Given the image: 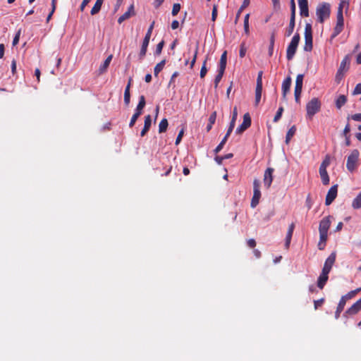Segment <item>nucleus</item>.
I'll use <instances>...</instances> for the list:
<instances>
[{"mask_svg": "<svg viewBox=\"0 0 361 361\" xmlns=\"http://www.w3.org/2000/svg\"><path fill=\"white\" fill-rule=\"evenodd\" d=\"M331 13V6L329 3L319 4L316 9V15L317 20L320 23H323L325 20L328 19Z\"/></svg>", "mask_w": 361, "mask_h": 361, "instance_id": "nucleus-1", "label": "nucleus"}, {"mask_svg": "<svg viewBox=\"0 0 361 361\" xmlns=\"http://www.w3.org/2000/svg\"><path fill=\"white\" fill-rule=\"evenodd\" d=\"M321 102L318 98L314 97L306 105L307 116L312 118L314 115L320 111Z\"/></svg>", "mask_w": 361, "mask_h": 361, "instance_id": "nucleus-2", "label": "nucleus"}, {"mask_svg": "<svg viewBox=\"0 0 361 361\" xmlns=\"http://www.w3.org/2000/svg\"><path fill=\"white\" fill-rule=\"evenodd\" d=\"M300 39V35L298 33L295 34V35L293 37L289 45L288 46L287 50H286V58L288 61H290L297 50L299 42Z\"/></svg>", "mask_w": 361, "mask_h": 361, "instance_id": "nucleus-3", "label": "nucleus"}, {"mask_svg": "<svg viewBox=\"0 0 361 361\" xmlns=\"http://www.w3.org/2000/svg\"><path fill=\"white\" fill-rule=\"evenodd\" d=\"M312 29L310 23H306L305 27V45L304 50L306 51H312Z\"/></svg>", "mask_w": 361, "mask_h": 361, "instance_id": "nucleus-4", "label": "nucleus"}, {"mask_svg": "<svg viewBox=\"0 0 361 361\" xmlns=\"http://www.w3.org/2000/svg\"><path fill=\"white\" fill-rule=\"evenodd\" d=\"M260 181L255 179L253 181V196L251 200V207L255 208L258 204L261 197V192L259 190Z\"/></svg>", "mask_w": 361, "mask_h": 361, "instance_id": "nucleus-5", "label": "nucleus"}, {"mask_svg": "<svg viewBox=\"0 0 361 361\" xmlns=\"http://www.w3.org/2000/svg\"><path fill=\"white\" fill-rule=\"evenodd\" d=\"M359 154L357 149H353L348 157L346 167L349 171L353 172L355 169Z\"/></svg>", "mask_w": 361, "mask_h": 361, "instance_id": "nucleus-6", "label": "nucleus"}, {"mask_svg": "<svg viewBox=\"0 0 361 361\" xmlns=\"http://www.w3.org/2000/svg\"><path fill=\"white\" fill-rule=\"evenodd\" d=\"M303 74H298L296 77L295 80V85L294 90V96L295 99L297 103H300V95L302 89V83H303Z\"/></svg>", "mask_w": 361, "mask_h": 361, "instance_id": "nucleus-7", "label": "nucleus"}, {"mask_svg": "<svg viewBox=\"0 0 361 361\" xmlns=\"http://www.w3.org/2000/svg\"><path fill=\"white\" fill-rule=\"evenodd\" d=\"M251 125V118L248 113H246L243 116V121L241 125H240L235 130L237 134H240L244 132L246 129H247Z\"/></svg>", "mask_w": 361, "mask_h": 361, "instance_id": "nucleus-8", "label": "nucleus"}, {"mask_svg": "<svg viewBox=\"0 0 361 361\" xmlns=\"http://www.w3.org/2000/svg\"><path fill=\"white\" fill-rule=\"evenodd\" d=\"M338 192V185H334L330 188L326 196L325 204L330 205L336 199Z\"/></svg>", "mask_w": 361, "mask_h": 361, "instance_id": "nucleus-9", "label": "nucleus"}, {"mask_svg": "<svg viewBox=\"0 0 361 361\" xmlns=\"http://www.w3.org/2000/svg\"><path fill=\"white\" fill-rule=\"evenodd\" d=\"M332 219L331 216H328L326 217H324L319 222V233H328V231L330 228Z\"/></svg>", "mask_w": 361, "mask_h": 361, "instance_id": "nucleus-10", "label": "nucleus"}, {"mask_svg": "<svg viewBox=\"0 0 361 361\" xmlns=\"http://www.w3.org/2000/svg\"><path fill=\"white\" fill-rule=\"evenodd\" d=\"M336 257V252H333L332 253H331V255L328 257V258L325 261L322 271L329 273L331 270V268H332L334 264L335 263Z\"/></svg>", "mask_w": 361, "mask_h": 361, "instance_id": "nucleus-11", "label": "nucleus"}, {"mask_svg": "<svg viewBox=\"0 0 361 361\" xmlns=\"http://www.w3.org/2000/svg\"><path fill=\"white\" fill-rule=\"evenodd\" d=\"M274 169L272 168H267L264 171V186L269 189L273 181V173Z\"/></svg>", "mask_w": 361, "mask_h": 361, "instance_id": "nucleus-12", "label": "nucleus"}, {"mask_svg": "<svg viewBox=\"0 0 361 361\" xmlns=\"http://www.w3.org/2000/svg\"><path fill=\"white\" fill-rule=\"evenodd\" d=\"M292 80L290 76H288L282 82V99H286L287 93L290 91Z\"/></svg>", "mask_w": 361, "mask_h": 361, "instance_id": "nucleus-13", "label": "nucleus"}, {"mask_svg": "<svg viewBox=\"0 0 361 361\" xmlns=\"http://www.w3.org/2000/svg\"><path fill=\"white\" fill-rule=\"evenodd\" d=\"M361 310V298L355 302L350 308H348L344 313V316L347 314L354 315Z\"/></svg>", "mask_w": 361, "mask_h": 361, "instance_id": "nucleus-14", "label": "nucleus"}, {"mask_svg": "<svg viewBox=\"0 0 361 361\" xmlns=\"http://www.w3.org/2000/svg\"><path fill=\"white\" fill-rule=\"evenodd\" d=\"M298 6L300 8V13L302 16L308 17V1L307 0H298Z\"/></svg>", "mask_w": 361, "mask_h": 361, "instance_id": "nucleus-15", "label": "nucleus"}, {"mask_svg": "<svg viewBox=\"0 0 361 361\" xmlns=\"http://www.w3.org/2000/svg\"><path fill=\"white\" fill-rule=\"evenodd\" d=\"M329 273L322 271L318 279H317V286L320 289H323L326 283L328 281L329 276L328 274Z\"/></svg>", "mask_w": 361, "mask_h": 361, "instance_id": "nucleus-16", "label": "nucleus"}, {"mask_svg": "<svg viewBox=\"0 0 361 361\" xmlns=\"http://www.w3.org/2000/svg\"><path fill=\"white\" fill-rule=\"evenodd\" d=\"M132 15H134L133 5H130L128 11L118 18V23L121 24L123 21L128 19Z\"/></svg>", "mask_w": 361, "mask_h": 361, "instance_id": "nucleus-17", "label": "nucleus"}, {"mask_svg": "<svg viewBox=\"0 0 361 361\" xmlns=\"http://www.w3.org/2000/svg\"><path fill=\"white\" fill-rule=\"evenodd\" d=\"M152 124V117L150 115H147L145 117V124L144 128L140 133V135L142 137L145 136L146 133L149 131Z\"/></svg>", "mask_w": 361, "mask_h": 361, "instance_id": "nucleus-18", "label": "nucleus"}, {"mask_svg": "<svg viewBox=\"0 0 361 361\" xmlns=\"http://www.w3.org/2000/svg\"><path fill=\"white\" fill-rule=\"evenodd\" d=\"M294 228H295V224L293 223H292L290 226H289V228H288V232H287V234H286V242H285V247L286 248H288L289 246H290V241H291V238H292V235H293V231H294Z\"/></svg>", "mask_w": 361, "mask_h": 361, "instance_id": "nucleus-19", "label": "nucleus"}, {"mask_svg": "<svg viewBox=\"0 0 361 361\" xmlns=\"http://www.w3.org/2000/svg\"><path fill=\"white\" fill-rule=\"evenodd\" d=\"M149 39L144 38L142 44V47H141V49H140V54H139V57H140V60H142L145 57V56L146 55L147 49V47L149 45Z\"/></svg>", "mask_w": 361, "mask_h": 361, "instance_id": "nucleus-20", "label": "nucleus"}, {"mask_svg": "<svg viewBox=\"0 0 361 361\" xmlns=\"http://www.w3.org/2000/svg\"><path fill=\"white\" fill-rule=\"evenodd\" d=\"M112 59V55L109 56L106 60L104 61V63L100 66L99 70H98V75L102 74L104 73L108 66H109V63Z\"/></svg>", "mask_w": 361, "mask_h": 361, "instance_id": "nucleus-21", "label": "nucleus"}, {"mask_svg": "<svg viewBox=\"0 0 361 361\" xmlns=\"http://www.w3.org/2000/svg\"><path fill=\"white\" fill-rule=\"evenodd\" d=\"M145 104H146L145 98L143 95H141L139 98V103L136 107L135 113L138 114V115L140 116L142 114V111L145 106Z\"/></svg>", "mask_w": 361, "mask_h": 361, "instance_id": "nucleus-22", "label": "nucleus"}, {"mask_svg": "<svg viewBox=\"0 0 361 361\" xmlns=\"http://www.w3.org/2000/svg\"><path fill=\"white\" fill-rule=\"evenodd\" d=\"M344 1H341L339 4L338 12H337V22L336 23L344 25V19L343 15V4Z\"/></svg>", "mask_w": 361, "mask_h": 361, "instance_id": "nucleus-23", "label": "nucleus"}, {"mask_svg": "<svg viewBox=\"0 0 361 361\" xmlns=\"http://www.w3.org/2000/svg\"><path fill=\"white\" fill-rule=\"evenodd\" d=\"M319 175L321 176L322 182L324 185L329 184V176L326 169H319Z\"/></svg>", "mask_w": 361, "mask_h": 361, "instance_id": "nucleus-24", "label": "nucleus"}, {"mask_svg": "<svg viewBox=\"0 0 361 361\" xmlns=\"http://www.w3.org/2000/svg\"><path fill=\"white\" fill-rule=\"evenodd\" d=\"M360 292V289H357V288L355 290H351V291L348 292L346 295H343L341 298V300H343V302H345V303H346V301L348 300L353 298Z\"/></svg>", "mask_w": 361, "mask_h": 361, "instance_id": "nucleus-25", "label": "nucleus"}, {"mask_svg": "<svg viewBox=\"0 0 361 361\" xmlns=\"http://www.w3.org/2000/svg\"><path fill=\"white\" fill-rule=\"evenodd\" d=\"M227 62V51H224L221 56L219 69L225 71Z\"/></svg>", "mask_w": 361, "mask_h": 361, "instance_id": "nucleus-26", "label": "nucleus"}, {"mask_svg": "<svg viewBox=\"0 0 361 361\" xmlns=\"http://www.w3.org/2000/svg\"><path fill=\"white\" fill-rule=\"evenodd\" d=\"M295 17L290 16L288 27L286 30V35L289 37L292 35L295 27Z\"/></svg>", "mask_w": 361, "mask_h": 361, "instance_id": "nucleus-27", "label": "nucleus"}, {"mask_svg": "<svg viewBox=\"0 0 361 361\" xmlns=\"http://www.w3.org/2000/svg\"><path fill=\"white\" fill-rule=\"evenodd\" d=\"M249 4H250V0H244L243 4L241 5V6L240 7V8L238 9V12L236 13V16H235V24L238 23L242 11L247 6H248Z\"/></svg>", "mask_w": 361, "mask_h": 361, "instance_id": "nucleus-28", "label": "nucleus"}, {"mask_svg": "<svg viewBox=\"0 0 361 361\" xmlns=\"http://www.w3.org/2000/svg\"><path fill=\"white\" fill-rule=\"evenodd\" d=\"M346 102L347 97L343 94L340 95L336 100V108L340 109L346 103Z\"/></svg>", "mask_w": 361, "mask_h": 361, "instance_id": "nucleus-29", "label": "nucleus"}, {"mask_svg": "<svg viewBox=\"0 0 361 361\" xmlns=\"http://www.w3.org/2000/svg\"><path fill=\"white\" fill-rule=\"evenodd\" d=\"M169 126L168 120L163 118L159 124V133H162L166 132Z\"/></svg>", "mask_w": 361, "mask_h": 361, "instance_id": "nucleus-30", "label": "nucleus"}, {"mask_svg": "<svg viewBox=\"0 0 361 361\" xmlns=\"http://www.w3.org/2000/svg\"><path fill=\"white\" fill-rule=\"evenodd\" d=\"M296 132V128L295 126H293L287 132L286 136V143L288 144L291 140V138L293 137Z\"/></svg>", "mask_w": 361, "mask_h": 361, "instance_id": "nucleus-31", "label": "nucleus"}, {"mask_svg": "<svg viewBox=\"0 0 361 361\" xmlns=\"http://www.w3.org/2000/svg\"><path fill=\"white\" fill-rule=\"evenodd\" d=\"M216 118V112L214 111L210 115L209 118V123L207 124V128H206L207 132H209L212 129L213 124L215 123Z\"/></svg>", "mask_w": 361, "mask_h": 361, "instance_id": "nucleus-32", "label": "nucleus"}, {"mask_svg": "<svg viewBox=\"0 0 361 361\" xmlns=\"http://www.w3.org/2000/svg\"><path fill=\"white\" fill-rule=\"evenodd\" d=\"M345 305V302L340 300L338 307L336 308V312H335V318L336 319H338V317H340V314L342 312V311L343 310Z\"/></svg>", "mask_w": 361, "mask_h": 361, "instance_id": "nucleus-33", "label": "nucleus"}, {"mask_svg": "<svg viewBox=\"0 0 361 361\" xmlns=\"http://www.w3.org/2000/svg\"><path fill=\"white\" fill-rule=\"evenodd\" d=\"M166 63V60H162L161 62L157 63L154 69V75L157 76L158 74L162 71Z\"/></svg>", "mask_w": 361, "mask_h": 361, "instance_id": "nucleus-34", "label": "nucleus"}, {"mask_svg": "<svg viewBox=\"0 0 361 361\" xmlns=\"http://www.w3.org/2000/svg\"><path fill=\"white\" fill-rule=\"evenodd\" d=\"M343 26L344 25H343L336 23V25L334 29V32L331 36V39L335 38L337 35H338L342 32V30L343 29Z\"/></svg>", "mask_w": 361, "mask_h": 361, "instance_id": "nucleus-35", "label": "nucleus"}, {"mask_svg": "<svg viewBox=\"0 0 361 361\" xmlns=\"http://www.w3.org/2000/svg\"><path fill=\"white\" fill-rule=\"evenodd\" d=\"M352 207L354 209L361 208V192L357 195L352 202Z\"/></svg>", "mask_w": 361, "mask_h": 361, "instance_id": "nucleus-36", "label": "nucleus"}, {"mask_svg": "<svg viewBox=\"0 0 361 361\" xmlns=\"http://www.w3.org/2000/svg\"><path fill=\"white\" fill-rule=\"evenodd\" d=\"M103 1L104 0H97L94 6L92 8V15L95 14L100 11Z\"/></svg>", "mask_w": 361, "mask_h": 361, "instance_id": "nucleus-37", "label": "nucleus"}, {"mask_svg": "<svg viewBox=\"0 0 361 361\" xmlns=\"http://www.w3.org/2000/svg\"><path fill=\"white\" fill-rule=\"evenodd\" d=\"M262 88H259V87L255 88V106H257L260 102V99L262 97Z\"/></svg>", "mask_w": 361, "mask_h": 361, "instance_id": "nucleus-38", "label": "nucleus"}, {"mask_svg": "<svg viewBox=\"0 0 361 361\" xmlns=\"http://www.w3.org/2000/svg\"><path fill=\"white\" fill-rule=\"evenodd\" d=\"M347 64V58H345L341 63L340 67L337 71L336 73V78H338V75H341L344 71L345 68V66Z\"/></svg>", "mask_w": 361, "mask_h": 361, "instance_id": "nucleus-39", "label": "nucleus"}, {"mask_svg": "<svg viewBox=\"0 0 361 361\" xmlns=\"http://www.w3.org/2000/svg\"><path fill=\"white\" fill-rule=\"evenodd\" d=\"M224 71H224V70H220V69L218 70V74L216 75L215 79H214V87L215 88L217 87L219 82L221 81V80L224 75Z\"/></svg>", "mask_w": 361, "mask_h": 361, "instance_id": "nucleus-40", "label": "nucleus"}, {"mask_svg": "<svg viewBox=\"0 0 361 361\" xmlns=\"http://www.w3.org/2000/svg\"><path fill=\"white\" fill-rule=\"evenodd\" d=\"M331 162V158L329 155H326L324 159L322 162L319 169H326V168L329 166Z\"/></svg>", "mask_w": 361, "mask_h": 361, "instance_id": "nucleus-41", "label": "nucleus"}, {"mask_svg": "<svg viewBox=\"0 0 361 361\" xmlns=\"http://www.w3.org/2000/svg\"><path fill=\"white\" fill-rule=\"evenodd\" d=\"M227 140L228 139L226 138V136H224L223 140L221 141V142L218 145V146L214 149V152L216 154L219 153L223 149V147H224V145L226 144Z\"/></svg>", "mask_w": 361, "mask_h": 361, "instance_id": "nucleus-42", "label": "nucleus"}, {"mask_svg": "<svg viewBox=\"0 0 361 361\" xmlns=\"http://www.w3.org/2000/svg\"><path fill=\"white\" fill-rule=\"evenodd\" d=\"M130 102V93L128 88L125 89L124 91V103L126 106H128Z\"/></svg>", "mask_w": 361, "mask_h": 361, "instance_id": "nucleus-43", "label": "nucleus"}, {"mask_svg": "<svg viewBox=\"0 0 361 361\" xmlns=\"http://www.w3.org/2000/svg\"><path fill=\"white\" fill-rule=\"evenodd\" d=\"M283 112V107L280 106L274 118V122L276 123L278 122L280 118H281L282 114Z\"/></svg>", "mask_w": 361, "mask_h": 361, "instance_id": "nucleus-44", "label": "nucleus"}, {"mask_svg": "<svg viewBox=\"0 0 361 361\" xmlns=\"http://www.w3.org/2000/svg\"><path fill=\"white\" fill-rule=\"evenodd\" d=\"M207 60V58L203 62L202 66L200 70V75L201 78H204V76L206 75V74L207 73V69L206 68Z\"/></svg>", "mask_w": 361, "mask_h": 361, "instance_id": "nucleus-45", "label": "nucleus"}, {"mask_svg": "<svg viewBox=\"0 0 361 361\" xmlns=\"http://www.w3.org/2000/svg\"><path fill=\"white\" fill-rule=\"evenodd\" d=\"M180 4H174L173 6L172 11H171L172 16H176L178 13V12L180 11Z\"/></svg>", "mask_w": 361, "mask_h": 361, "instance_id": "nucleus-46", "label": "nucleus"}, {"mask_svg": "<svg viewBox=\"0 0 361 361\" xmlns=\"http://www.w3.org/2000/svg\"><path fill=\"white\" fill-rule=\"evenodd\" d=\"M262 71H259L258 73L257 78V85L256 87L262 88Z\"/></svg>", "mask_w": 361, "mask_h": 361, "instance_id": "nucleus-47", "label": "nucleus"}, {"mask_svg": "<svg viewBox=\"0 0 361 361\" xmlns=\"http://www.w3.org/2000/svg\"><path fill=\"white\" fill-rule=\"evenodd\" d=\"M198 49H199V46H198V44H197L196 47H195V52H194V56H193L192 60L190 62V68H192L194 65H195V61H196V59H197V53H198Z\"/></svg>", "mask_w": 361, "mask_h": 361, "instance_id": "nucleus-48", "label": "nucleus"}, {"mask_svg": "<svg viewBox=\"0 0 361 361\" xmlns=\"http://www.w3.org/2000/svg\"><path fill=\"white\" fill-rule=\"evenodd\" d=\"M290 16L295 17L296 6H295V0H290Z\"/></svg>", "mask_w": 361, "mask_h": 361, "instance_id": "nucleus-49", "label": "nucleus"}, {"mask_svg": "<svg viewBox=\"0 0 361 361\" xmlns=\"http://www.w3.org/2000/svg\"><path fill=\"white\" fill-rule=\"evenodd\" d=\"M164 41L162 40L161 42H160L157 45V48H156V51H155V54L156 55H159L162 51V49L164 47Z\"/></svg>", "mask_w": 361, "mask_h": 361, "instance_id": "nucleus-50", "label": "nucleus"}, {"mask_svg": "<svg viewBox=\"0 0 361 361\" xmlns=\"http://www.w3.org/2000/svg\"><path fill=\"white\" fill-rule=\"evenodd\" d=\"M237 116H238L237 108L234 107L233 111V116H232L231 121L230 122V125L235 126Z\"/></svg>", "mask_w": 361, "mask_h": 361, "instance_id": "nucleus-51", "label": "nucleus"}, {"mask_svg": "<svg viewBox=\"0 0 361 361\" xmlns=\"http://www.w3.org/2000/svg\"><path fill=\"white\" fill-rule=\"evenodd\" d=\"M154 21H153L151 25H149L148 30H147V32L145 35V38H147V39H150V37H151V35H152V30H153V28H154Z\"/></svg>", "mask_w": 361, "mask_h": 361, "instance_id": "nucleus-52", "label": "nucleus"}, {"mask_svg": "<svg viewBox=\"0 0 361 361\" xmlns=\"http://www.w3.org/2000/svg\"><path fill=\"white\" fill-rule=\"evenodd\" d=\"M139 116H140V115H138V114L134 113V114L133 115V116L130 119V123H129V126L130 128H132L135 125V123Z\"/></svg>", "mask_w": 361, "mask_h": 361, "instance_id": "nucleus-53", "label": "nucleus"}, {"mask_svg": "<svg viewBox=\"0 0 361 361\" xmlns=\"http://www.w3.org/2000/svg\"><path fill=\"white\" fill-rule=\"evenodd\" d=\"M246 51H247V49L245 46V44L243 43L240 45V51H239V56L240 58H243L245 56Z\"/></svg>", "mask_w": 361, "mask_h": 361, "instance_id": "nucleus-54", "label": "nucleus"}, {"mask_svg": "<svg viewBox=\"0 0 361 361\" xmlns=\"http://www.w3.org/2000/svg\"><path fill=\"white\" fill-rule=\"evenodd\" d=\"M324 302V298H321L319 300H314V309L317 310L319 307H321L323 305Z\"/></svg>", "mask_w": 361, "mask_h": 361, "instance_id": "nucleus-55", "label": "nucleus"}, {"mask_svg": "<svg viewBox=\"0 0 361 361\" xmlns=\"http://www.w3.org/2000/svg\"><path fill=\"white\" fill-rule=\"evenodd\" d=\"M352 94H353V95H357V94H361V82L356 85Z\"/></svg>", "mask_w": 361, "mask_h": 361, "instance_id": "nucleus-56", "label": "nucleus"}, {"mask_svg": "<svg viewBox=\"0 0 361 361\" xmlns=\"http://www.w3.org/2000/svg\"><path fill=\"white\" fill-rule=\"evenodd\" d=\"M328 238V233H319V242L326 243Z\"/></svg>", "mask_w": 361, "mask_h": 361, "instance_id": "nucleus-57", "label": "nucleus"}, {"mask_svg": "<svg viewBox=\"0 0 361 361\" xmlns=\"http://www.w3.org/2000/svg\"><path fill=\"white\" fill-rule=\"evenodd\" d=\"M20 30H19L17 33L16 34L13 39V46H16L18 42H19V39H20Z\"/></svg>", "mask_w": 361, "mask_h": 361, "instance_id": "nucleus-58", "label": "nucleus"}, {"mask_svg": "<svg viewBox=\"0 0 361 361\" xmlns=\"http://www.w3.org/2000/svg\"><path fill=\"white\" fill-rule=\"evenodd\" d=\"M183 134H184V129H182L179 132V133H178V136L176 137V142H175L176 145H178L180 142V141L182 140V137L183 136Z\"/></svg>", "mask_w": 361, "mask_h": 361, "instance_id": "nucleus-59", "label": "nucleus"}, {"mask_svg": "<svg viewBox=\"0 0 361 361\" xmlns=\"http://www.w3.org/2000/svg\"><path fill=\"white\" fill-rule=\"evenodd\" d=\"M217 17V6L214 5L212 13V21H215Z\"/></svg>", "mask_w": 361, "mask_h": 361, "instance_id": "nucleus-60", "label": "nucleus"}, {"mask_svg": "<svg viewBox=\"0 0 361 361\" xmlns=\"http://www.w3.org/2000/svg\"><path fill=\"white\" fill-rule=\"evenodd\" d=\"M247 244L250 247L253 248L256 246V241L255 239H249Z\"/></svg>", "mask_w": 361, "mask_h": 361, "instance_id": "nucleus-61", "label": "nucleus"}, {"mask_svg": "<svg viewBox=\"0 0 361 361\" xmlns=\"http://www.w3.org/2000/svg\"><path fill=\"white\" fill-rule=\"evenodd\" d=\"M11 72H12L13 75H15V73L16 72V61L14 59L12 61V63H11Z\"/></svg>", "mask_w": 361, "mask_h": 361, "instance_id": "nucleus-62", "label": "nucleus"}, {"mask_svg": "<svg viewBox=\"0 0 361 361\" xmlns=\"http://www.w3.org/2000/svg\"><path fill=\"white\" fill-rule=\"evenodd\" d=\"M351 118L356 121H361V114H355L351 116Z\"/></svg>", "mask_w": 361, "mask_h": 361, "instance_id": "nucleus-63", "label": "nucleus"}, {"mask_svg": "<svg viewBox=\"0 0 361 361\" xmlns=\"http://www.w3.org/2000/svg\"><path fill=\"white\" fill-rule=\"evenodd\" d=\"M350 125H349V123H348V124L345 126V128H344V130H343V135H344V136H345H345H348V134L349 133V132H350Z\"/></svg>", "mask_w": 361, "mask_h": 361, "instance_id": "nucleus-64", "label": "nucleus"}]
</instances>
